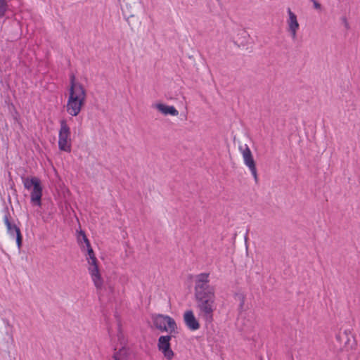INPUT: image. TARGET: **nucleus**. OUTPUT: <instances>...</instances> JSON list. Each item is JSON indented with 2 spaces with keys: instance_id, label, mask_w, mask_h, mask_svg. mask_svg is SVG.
I'll return each mask as SVG.
<instances>
[{
  "instance_id": "obj_13",
  "label": "nucleus",
  "mask_w": 360,
  "mask_h": 360,
  "mask_svg": "<svg viewBox=\"0 0 360 360\" xmlns=\"http://www.w3.org/2000/svg\"><path fill=\"white\" fill-rule=\"evenodd\" d=\"M152 106L164 115H179V111L172 105H167L163 103H155Z\"/></svg>"
},
{
  "instance_id": "obj_17",
  "label": "nucleus",
  "mask_w": 360,
  "mask_h": 360,
  "mask_svg": "<svg viewBox=\"0 0 360 360\" xmlns=\"http://www.w3.org/2000/svg\"><path fill=\"white\" fill-rule=\"evenodd\" d=\"M235 298L239 301V310L240 311H243L244 310V304L245 297L243 293H236L235 295Z\"/></svg>"
},
{
  "instance_id": "obj_3",
  "label": "nucleus",
  "mask_w": 360,
  "mask_h": 360,
  "mask_svg": "<svg viewBox=\"0 0 360 360\" xmlns=\"http://www.w3.org/2000/svg\"><path fill=\"white\" fill-rule=\"evenodd\" d=\"M84 242H86V250L88 256L86 257V260L89 264L88 270L91 276L92 281L94 283L95 287L97 290H100L103 287V280L101 278L97 259L95 256V253L91 246L90 242L86 236H84Z\"/></svg>"
},
{
  "instance_id": "obj_22",
  "label": "nucleus",
  "mask_w": 360,
  "mask_h": 360,
  "mask_svg": "<svg viewBox=\"0 0 360 360\" xmlns=\"http://www.w3.org/2000/svg\"><path fill=\"white\" fill-rule=\"evenodd\" d=\"M6 335L8 336V341L13 342V339L12 335L8 333H6Z\"/></svg>"
},
{
  "instance_id": "obj_1",
  "label": "nucleus",
  "mask_w": 360,
  "mask_h": 360,
  "mask_svg": "<svg viewBox=\"0 0 360 360\" xmlns=\"http://www.w3.org/2000/svg\"><path fill=\"white\" fill-rule=\"evenodd\" d=\"M195 297L199 316L206 323H211L216 306L214 288L209 284V274L202 273L196 276Z\"/></svg>"
},
{
  "instance_id": "obj_9",
  "label": "nucleus",
  "mask_w": 360,
  "mask_h": 360,
  "mask_svg": "<svg viewBox=\"0 0 360 360\" xmlns=\"http://www.w3.org/2000/svg\"><path fill=\"white\" fill-rule=\"evenodd\" d=\"M139 6L138 0H127L124 5L122 6V11L127 20L133 18L137 11Z\"/></svg>"
},
{
  "instance_id": "obj_21",
  "label": "nucleus",
  "mask_w": 360,
  "mask_h": 360,
  "mask_svg": "<svg viewBox=\"0 0 360 360\" xmlns=\"http://www.w3.org/2000/svg\"><path fill=\"white\" fill-rule=\"evenodd\" d=\"M84 236H86L85 233L83 231H80L79 232V235H78V240L80 241V237L82 236V240L84 242Z\"/></svg>"
},
{
  "instance_id": "obj_15",
  "label": "nucleus",
  "mask_w": 360,
  "mask_h": 360,
  "mask_svg": "<svg viewBox=\"0 0 360 360\" xmlns=\"http://www.w3.org/2000/svg\"><path fill=\"white\" fill-rule=\"evenodd\" d=\"M112 360H127V352L126 348L122 346L119 351L115 352Z\"/></svg>"
},
{
  "instance_id": "obj_11",
  "label": "nucleus",
  "mask_w": 360,
  "mask_h": 360,
  "mask_svg": "<svg viewBox=\"0 0 360 360\" xmlns=\"http://www.w3.org/2000/svg\"><path fill=\"white\" fill-rule=\"evenodd\" d=\"M184 320L186 326L191 330L199 329L200 324L191 310L186 311L184 314Z\"/></svg>"
},
{
  "instance_id": "obj_16",
  "label": "nucleus",
  "mask_w": 360,
  "mask_h": 360,
  "mask_svg": "<svg viewBox=\"0 0 360 360\" xmlns=\"http://www.w3.org/2000/svg\"><path fill=\"white\" fill-rule=\"evenodd\" d=\"M58 147L59 149L65 152H70L71 144L70 141L66 139H60L58 138Z\"/></svg>"
},
{
  "instance_id": "obj_14",
  "label": "nucleus",
  "mask_w": 360,
  "mask_h": 360,
  "mask_svg": "<svg viewBox=\"0 0 360 360\" xmlns=\"http://www.w3.org/2000/svg\"><path fill=\"white\" fill-rule=\"evenodd\" d=\"M60 127L58 138L70 141V129L65 119L60 121Z\"/></svg>"
},
{
  "instance_id": "obj_23",
  "label": "nucleus",
  "mask_w": 360,
  "mask_h": 360,
  "mask_svg": "<svg viewBox=\"0 0 360 360\" xmlns=\"http://www.w3.org/2000/svg\"><path fill=\"white\" fill-rule=\"evenodd\" d=\"M121 337H122V334H121V333H120L118 334V338H119V340H120V339H121Z\"/></svg>"
},
{
  "instance_id": "obj_7",
  "label": "nucleus",
  "mask_w": 360,
  "mask_h": 360,
  "mask_svg": "<svg viewBox=\"0 0 360 360\" xmlns=\"http://www.w3.org/2000/svg\"><path fill=\"white\" fill-rule=\"evenodd\" d=\"M172 337H175V335L169 334L162 335L158 338V348L167 360H172L174 356L170 345V340Z\"/></svg>"
},
{
  "instance_id": "obj_2",
  "label": "nucleus",
  "mask_w": 360,
  "mask_h": 360,
  "mask_svg": "<svg viewBox=\"0 0 360 360\" xmlns=\"http://www.w3.org/2000/svg\"><path fill=\"white\" fill-rule=\"evenodd\" d=\"M86 92L84 86L75 81L74 74L70 76L69 96L66 105L67 112L71 116H77L84 105Z\"/></svg>"
},
{
  "instance_id": "obj_5",
  "label": "nucleus",
  "mask_w": 360,
  "mask_h": 360,
  "mask_svg": "<svg viewBox=\"0 0 360 360\" xmlns=\"http://www.w3.org/2000/svg\"><path fill=\"white\" fill-rule=\"evenodd\" d=\"M151 319L155 327L160 331L167 332L172 335L179 333L174 319L169 316L157 314H153Z\"/></svg>"
},
{
  "instance_id": "obj_20",
  "label": "nucleus",
  "mask_w": 360,
  "mask_h": 360,
  "mask_svg": "<svg viewBox=\"0 0 360 360\" xmlns=\"http://www.w3.org/2000/svg\"><path fill=\"white\" fill-rule=\"evenodd\" d=\"M313 4H314V6L316 9H320L321 7V5L318 2L316 1V0H311Z\"/></svg>"
},
{
  "instance_id": "obj_4",
  "label": "nucleus",
  "mask_w": 360,
  "mask_h": 360,
  "mask_svg": "<svg viewBox=\"0 0 360 360\" xmlns=\"http://www.w3.org/2000/svg\"><path fill=\"white\" fill-rule=\"evenodd\" d=\"M25 188L31 190L30 200L34 205L40 207L41 205L42 186L40 179L37 176L22 177Z\"/></svg>"
},
{
  "instance_id": "obj_10",
  "label": "nucleus",
  "mask_w": 360,
  "mask_h": 360,
  "mask_svg": "<svg viewBox=\"0 0 360 360\" xmlns=\"http://www.w3.org/2000/svg\"><path fill=\"white\" fill-rule=\"evenodd\" d=\"M288 19L287 20L288 31L292 39L297 37V31L300 27L299 22L296 15L291 11L290 8H288Z\"/></svg>"
},
{
  "instance_id": "obj_12",
  "label": "nucleus",
  "mask_w": 360,
  "mask_h": 360,
  "mask_svg": "<svg viewBox=\"0 0 360 360\" xmlns=\"http://www.w3.org/2000/svg\"><path fill=\"white\" fill-rule=\"evenodd\" d=\"M351 334L349 330H345L340 331L336 335V340L339 343L340 349L342 350L345 347H347L349 345Z\"/></svg>"
},
{
  "instance_id": "obj_18",
  "label": "nucleus",
  "mask_w": 360,
  "mask_h": 360,
  "mask_svg": "<svg viewBox=\"0 0 360 360\" xmlns=\"http://www.w3.org/2000/svg\"><path fill=\"white\" fill-rule=\"evenodd\" d=\"M8 9V4L6 0H0V18L4 17Z\"/></svg>"
},
{
  "instance_id": "obj_8",
  "label": "nucleus",
  "mask_w": 360,
  "mask_h": 360,
  "mask_svg": "<svg viewBox=\"0 0 360 360\" xmlns=\"http://www.w3.org/2000/svg\"><path fill=\"white\" fill-rule=\"evenodd\" d=\"M4 222L6 226L8 234L12 238L15 236L16 244L20 250L22 243V236L20 228L9 220L8 215L7 214L4 217Z\"/></svg>"
},
{
  "instance_id": "obj_19",
  "label": "nucleus",
  "mask_w": 360,
  "mask_h": 360,
  "mask_svg": "<svg viewBox=\"0 0 360 360\" xmlns=\"http://www.w3.org/2000/svg\"><path fill=\"white\" fill-rule=\"evenodd\" d=\"M342 22H343V24H344V25H345V28H346L347 30H349V22H348V21H347V18H346L345 17H342Z\"/></svg>"
},
{
  "instance_id": "obj_6",
  "label": "nucleus",
  "mask_w": 360,
  "mask_h": 360,
  "mask_svg": "<svg viewBox=\"0 0 360 360\" xmlns=\"http://www.w3.org/2000/svg\"><path fill=\"white\" fill-rule=\"evenodd\" d=\"M239 150L241 153L245 165L249 168L255 183L258 182V174L256 167V162L253 158L252 153L247 144L239 146Z\"/></svg>"
}]
</instances>
